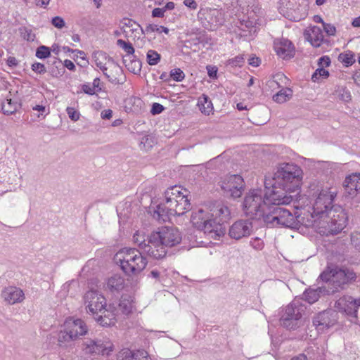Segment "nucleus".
Instances as JSON below:
<instances>
[{"instance_id":"52","label":"nucleus","mask_w":360,"mask_h":360,"mask_svg":"<svg viewBox=\"0 0 360 360\" xmlns=\"http://www.w3.org/2000/svg\"><path fill=\"white\" fill-rule=\"evenodd\" d=\"M160 29H163L162 26H159L155 24H148L145 27V32L147 34L153 33V32H158L160 33Z\"/></svg>"},{"instance_id":"3","label":"nucleus","mask_w":360,"mask_h":360,"mask_svg":"<svg viewBox=\"0 0 360 360\" xmlns=\"http://www.w3.org/2000/svg\"><path fill=\"white\" fill-rule=\"evenodd\" d=\"M179 231L172 227L164 226L158 229V231L150 235V257L159 259L167 254V248L174 246L179 243Z\"/></svg>"},{"instance_id":"46","label":"nucleus","mask_w":360,"mask_h":360,"mask_svg":"<svg viewBox=\"0 0 360 360\" xmlns=\"http://www.w3.org/2000/svg\"><path fill=\"white\" fill-rule=\"evenodd\" d=\"M244 63V58L243 56H237L228 60V65L231 67H241Z\"/></svg>"},{"instance_id":"14","label":"nucleus","mask_w":360,"mask_h":360,"mask_svg":"<svg viewBox=\"0 0 360 360\" xmlns=\"http://www.w3.org/2000/svg\"><path fill=\"white\" fill-rule=\"evenodd\" d=\"M186 39L181 40V48H189L193 49L194 51L199 49L200 44L205 46L206 45L211 46L213 44L212 38L205 30L200 28L192 27L189 29L186 33Z\"/></svg>"},{"instance_id":"10","label":"nucleus","mask_w":360,"mask_h":360,"mask_svg":"<svg viewBox=\"0 0 360 360\" xmlns=\"http://www.w3.org/2000/svg\"><path fill=\"white\" fill-rule=\"evenodd\" d=\"M263 222L269 227L281 225L294 228L297 226L296 217L289 210L276 206L269 207V211L265 215Z\"/></svg>"},{"instance_id":"44","label":"nucleus","mask_w":360,"mask_h":360,"mask_svg":"<svg viewBox=\"0 0 360 360\" xmlns=\"http://www.w3.org/2000/svg\"><path fill=\"white\" fill-rule=\"evenodd\" d=\"M117 44L129 55H132L134 53V49L131 43L126 42L122 39H118Z\"/></svg>"},{"instance_id":"54","label":"nucleus","mask_w":360,"mask_h":360,"mask_svg":"<svg viewBox=\"0 0 360 360\" xmlns=\"http://www.w3.org/2000/svg\"><path fill=\"white\" fill-rule=\"evenodd\" d=\"M319 68L328 67L330 65V59L328 56H321L318 61Z\"/></svg>"},{"instance_id":"8","label":"nucleus","mask_w":360,"mask_h":360,"mask_svg":"<svg viewBox=\"0 0 360 360\" xmlns=\"http://www.w3.org/2000/svg\"><path fill=\"white\" fill-rule=\"evenodd\" d=\"M356 278V275L353 270L338 267H328L318 278L331 286L329 291L332 293L345 288L346 285L354 281Z\"/></svg>"},{"instance_id":"11","label":"nucleus","mask_w":360,"mask_h":360,"mask_svg":"<svg viewBox=\"0 0 360 360\" xmlns=\"http://www.w3.org/2000/svg\"><path fill=\"white\" fill-rule=\"evenodd\" d=\"M82 348L89 356H109L114 350V345L108 338L103 337L83 341Z\"/></svg>"},{"instance_id":"59","label":"nucleus","mask_w":360,"mask_h":360,"mask_svg":"<svg viewBox=\"0 0 360 360\" xmlns=\"http://www.w3.org/2000/svg\"><path fill=\"white\" fill-rule=\"evenodd\" d=\"M183 4L191 10H196L198 4L195 0H184Z\"/></svg>"},{"instance_id":"9","label":"nucleus","mask_w":360,"mask_h":360,"mask_svg":"<svg viewBox=\"0 0 360 360\" xmlns=\"http://www.w3.org/2000/svg\"><path fill=\"white\" fill-rule=\"evenodd\" d=\"M191 221L193 226L214 240H218L223 236V229L218 224L212 223L210 213L200 209L191 216Z\"/></svg>"},{"instance_id":"12","label":"nucleus","mask_w":360,"mask_h":360,"mask_svg":"<svg viewBox=\"0 0 360 360\" xmlns=\"http://www.w3.org/2000/svg\"><path fill=\"white\" fill-rule=\"evenodd\" d=\"M268 181L269 180L266 177L264 180L265 188H267L269 186L272 187V190L269 193L267 192L264 193L265 199L268 204V211L269 207L271 206L280 207V205H290L292 202L293 195H291L292 193H294L292 191H286L282 188H280L274 181L271 184V183H268Z\"/></svg>"},{"instance_id":"31","label":"nucleus","mask_w":360,"mask_h":360,"mask_svg":"<svg viewBox=\"0 0 360 360\" xmlns=\"http://www.w3.org/2000/svg\"><path fill=\"white\" fill-rule=\"evenodd\" d=\"M197 105L202 113L209 115L213 111V105L210 98L202 94L198 98Z\"/></svg>"},{"instance_id":"28","label":"nucleus","mask_w":360,"mask_h":360,"mask_svg":"<svg viewBox=\"0 0 360 360\" xmlns=\"http://www.w3.org/2000/svg\"><path fill=\"white\" fill-rule=\"evenodd\" d=\"M209 27L207 28L210 30H214L224 22V18L222 12L217 9L211 10L208 14Z\"/></svg>"},{"instance_id":"5","label":"nucleus","mask_w":360,"mask_h":360,"mask_svg":"<svg viewBox=\"0 0 360 360\" xmlns=\"http://www.w3.org/2000/svg\"><path fill=\"white\" fill-rule=\"evenodd\" d=\"M180 197V186L175 185L165 191V204H160L156 207L153 212V217L159 222L177 221L179 214L176 208L179 206Z\"/></svg>"},{"instance_id":"19","label":"nucleus","mask_w":360,"mask_h":360,"mask_svg":"<svg viewBox=\"0 0 360 360\" xmlns=\"http://www.w3.org/2000/svg\"><path fill=\"white\" fill-rule=\"evenodd\" d=\"M346 195L356 202H360V173H353L346 176L344 181Z\"/></svg>"},{"instance_id":"48","label":"nucleus","mask_w":360,"mask_h":360,"mask_svg":"<svg viewBox=\"0 0 360 360\" xmlns=\"http://www.w3.org/2000/svg\"><path fill=\"white\" fill-rule=\"evenodd\" d=\"M66 112L68 115V117L72 121H77L79 119L80 114L78 111L75 110V108L71 107H68L66 109Z\"/></svg>"},{"instance_id":"47","label":"nucleus","mask_w":360,"mask_h":360,"mask_svg":"<svg viewBox=\"0 0 360 360\" xmlns=\"http://www.w3.org/2000/svg\"><path fill=\"white\" fill-rule=\"evenodd\" d=\"M351 241L354 247L360 251V233L356 232L351 235Z\"/></svg>"},{"instance_id":"36","label":"nucleus","mask_w":360,"mask_h":360,"mask_svg":"<svg viewBox=\"0 0 360 360\" xmlns=\"http://www.w3.org/2000/svg\"><path fill=\"white\" fill-rule=\"evenodd\" d=\"M339 58L347 67L351 66L355 63L354 53L351 51H347L344 53H341L339 56Z\"/></svg>"},{"instance_id":"42","label":"nucleus","mask_w":360,"mask_h":360,"mask_svg":"<svg viewBox=\"0 0 360 360\" xmlns=\"http://www.w3.org/2000/svg\"><path fill=\"white\" fill-rule=\"evenodd\" d=\"M126 67L130 72L138 74L141 69V63L139 60H132L129 63L126 64Z\"/></svg>"},{"instance_id":"53","label":"nucleus","mask_w":360,"mask_h":360,"mask_svg":"<svg viewBox=\"0 0 360 360\" xmlns=\"http://www.w3.org/2000/svg\"><path fill=\"white\" fill-rule=\"evenodd\" d=\"M165 108L162 105L158 103H154L152 105L151 109H150V113L153 115L160 114L163 110Z\"/></svg>"},{"instance_id":"62","label":"nucleus","mask_w":360,"mask_h":360,"mask_svg":"<svg viewBox=\"0 0 360 360\" xmlns=\"http://www.w3.org/2000/svg\"><path fill=\"white\" fill-rule=\"evenodd\" d=\"M112 116V111L110 109L105 110L101 112V117L104 120H109Z\"/></svg>"},{"instance_id":"57","label":"nucleus","mask_w":360,"mask_h":360,"mask_svg":"<svg viewBox=\"0 0 360 360\" xmlns=\"http://www.w3.org/2000/svg\"><path fill=\"white\" fill-rule=\"evenodd\" d=\"M181 200H184L185 204L184 207V212H181V215H183L184 212H186L191 209V205L190 203V200L188 199V195H181Z\"/></svg>"},{"instance_id":"41","label":"nucleus","mask_w":360,"mask_h":360,"mask_svg":"<svg viewBox=\"0 0 360 360\" xmlns=\"http://www.w3.org/2000/svg\"><path fill=\"white\" fill-rule=\"evenodd\" d=\"M160 60V56L158 52L153 50H149L147 53V60L149 65H155Z\"/></svg>"},{"instance_id":"58","label":"nucleus","mask_w":360,"mask_h":360,"mask_svg":"<svg viewBox=\"0 0 360 360\" xmlns=\"http://www.w3.org/2000/svg\"><path fill=\"white\" fill-rule=\"evenodd\" d=\"M207 70L208 76L210 78H212V79L217 78L218 70L215 66L208 65V66H207Z\"/></svg>"},{"instance_id":"38","label":"nucleus","mask_w":360,"mask_h":360,"mask_svg":"<svg viewBox=\"0 0 360 360\" xmlns=\"http://www.w3.org/2000/svg\"><path fill=\"white\" fill-rule=\"evenodd\" d=\"M131 304L128 300H122L117 307V314L119 311H121L123 314H129L131 313Z\"/></svg>"},{"instance_id":"39","label":"nucleus","mask_w":360,"mask_h":360,"mask_svg":"<svg viewBox=\"0 0 360 360\" xmlns=\"http://www.w3.org/2000/svg\"><path fill=\"white\" fill-rule=\"evenodd\" d=\"M160 79L162 80L173 79L174 81L179 82L180 81V69L179 68L172 70L169 75L164 72L160 75Z\"/></svg>"},{"instance_id":"43","label":"nucleus","mask_w":360,"mask_h":360,"mask_svg":"<svg viewBox=\"0 0 360 360\" xmlns=\"http://www.w3.org/2000/svg\"><path fill=\"white\" fill-rule=\"evenodd\" d=\"M329 76V72L323 68H317L311 76V79L316 82L320 77L327 78Z\"/></svg>"},{"instance_id":"23","label":"nucleus","mask_w":360,"mask_h":360,"mask_svg":"<svg viewBox=\"0 0 360 360\" xmlns=\"http://www.w3.org/2000/svg\"><path fill=\"white\" fill-rule=\"evenodd\" d=\"M330 311H323L314 318L313 325L319 332L323 333L335 324L336 319Z\"/></svg>"},{"instance_id":"22","label":"nucleus","mask_w":360,"mask_h":360,"mask_svg":"<svg viewBox=\"0 0 360 360\" xmlns=\"http://www.w3.org/2000/svg\"><path fill=\"white\" fill-rule=\"evenodd\" d=\"M274 50L276 54L283 60H289L294 57L295 46L287 39H277L274 43Z\"/></svg>"},{"instance_id":"45","label":"nucleus","mask_w":360,"mask_h":360,"mask_svg":"<svg viewBox=\"0 0 360 360\" xmlns=\"http://www.w3.org/2000/svg\"><path fill=\"white\" fill-rule=\"evenodd\" d=\"M250 245L253 249L256 250H261L264 248V241L258 237L252 238L250 240Z\"/></svg>"},{"instance_id":"20","label":"nucleus","mask_w":360,"mask_h":360,"mask_svg":"<svg viewBox=\"0 0 360 360\" xmlns=\"http://www.w3.org/2000/svg\"><path fill=\"white\" fill-rule=\"evenodd\" d=\"M211 218L212 223L217 224L224 231L223 236L226 233L224 224L227 223L231 218V212L229 207L224 204L219 203L211 210Z\"/></svg>"},{"instance_id":"49","label":"nucleus","mask_w":360,"mask_h":360,"mask_svg":"<svg viewBox=\"0 0 360 360\" xmlns=\"http://www.w3.org/2000/svg\"><path fill=\"white\" fill-rule=\"evenodd\" d=\"M323 28L328 36H334L336 33L335 27L330 23H323Z\"/></svg>"},{"instance_id":"34","label":"nucleus","mask_w":360,"mask_h":360,"mask_svg":"<svg viewBox=\"0 0 360 360\" xmlns=\"http://www.w3.org/2000/svg\"><path fill=\"white\" fill-rule=\"evenodd\" d=\"M122 23V32L125 34V37L128 36L129 32H135L137 30V27H139L138 24L131 19H124Z\"/></svg>"},{"instance_id":"55","label":"nucleus","mask_w":360,"mask_h":360,"mask_svg":"<svg viewBox=\"0 0 360 360\" xmlns=\"http://www.w3.org/2000/svg\"><path fill=\"white\" fill-rule=\"evenodd\" d=\"M33 110L39 111L41 115H43L45 113V117L46 115L49 113V110L46 108V107L44 105H36L32 107Z\"/></svg>"},{"instance_id":"27","label":"nucleus","mask_w":360,"mask_h":360,"mask_svg":"<svg viewBox=\"0 0 360 360\" xmlns=\"http://www.w3.org/2000/svg\"><path fill=\"white\" fill-rule=\"evenodd\" d=\"M133 241L145 253L150 256V252H153L154 248H150V236L146 238L143 232L136 231L133 236Z\"/></svg>"},{"instance_id":"4","label":"nucleus","mask_w":360,"mask_h":360,"mask_svg":"<svg viewBox=\"0 0 360 360\" xmlns=\"http://www.w3.org/2000/svg\"><path fill=\"white\" fill-rule=\"evenodd\" d=\"M115 261L127 275L135 276L141 273L147 265V259L136 248H123L115 256Z\"/></svg>"},{"instance_id":"26","label":"nucleus","mask_w":360,"mask_h":360,"mask_svg":"<svg viewBox=\"0 0 360 360\" xmlns=\"http://www.w3.org/2000/svg\"><path fill=\"white\" fill-rule=\"evenodd\" d=\"M306 39L314 47H319L324 41V36L321 29L317 26H313L304 32Z\"/></svg>"},{"instance_id":"32","label":"nucleus","mask_w":360,"mask_h":360,"mask_svg":"<svg viewBox=\"0 0 360 360\" xmlns=\"http://www.w3.org/2000/svg\"><path fill=\"white\" fill-rule=\"evenodd\" d=\"M20 108V103L10 98H6L1 104V110L4 114L7 115L14 114Z\"/></svg>"},{"instance_id":"16","label":"nucleus","mask_w":360,"mask_h":360,"mask_svg":"<svg viewBox=\"0 0 360 360\" xmlns=\"http://www.w3.org/2000/svg\"><path fill=\"white\" fill-rule=\"evenodd\" d=\"M221 187L227 195L237 198L241 196L244 190L245 183L241 176L232 174L224 179Z\"/></svg>"},{"instance_id":"64","label":"nucleus","mask_w":360,"mask_h":360,"mask_svg":"<svg viewBox=\"0 0 360 360\" xmlns=\"http://www.w3.org/2000/svg\"><path fill=\"white\" fill-rule=\"evenodd\" d=\"M341 99L345 102H348L351 100V94L348 91H344V93L341 95Z\"/></svg>"},{"instance_id":"51","label":"nucleus","mask_w":360,"mask_h":360,"mask_svg":"<svg viewBox=\"0 0 360 360\" xmlns=\"http://www.w3.org/2000/svg\"><path fill=\"white\" fill-rule=\"evenodd\" d=\"M51 24L58 29H62L65 25L64 20L59 16L53 18L51 20Z\"/></svg>"},{"instance_id":"21","label":"nucleus","mask_w":360,"mask_h":360,"mask_svg":"<svg viewBox=\"0 0 360 360\" xmlns=\"http://www.w3.org/2000/svg\"><path fill=\"white\" fill-rule=\"evenodd\" d=\"M117 316V307L114 304H109L104 307L98 315H96L94 319L99 325L108 327L115 324Z\"/></svg>"},{"instance_id":"24","label":"nucleus","mask_w":360,"mask_h":360,"mask_svg":"<svg viewBox=\"0 0 360 360\" xmlns=\"http://www.w3.org/2000/svg\"><path fill=\"white\" fill-rule=\"evenodd\" d=\"M1 298L8 304L21 303L25 299L22 289L16 286H8L4 288L1 294Z\"/></svg>"},{"instance_id":"6","label":"nucleus","mask_w":360,"mask_h":360,"mask_svg":"<svg viewBox=\"0 0 360 360\" xmlns=\"http://www.w3.org/2000/svg\"><path fill=\"white\" fill-rule=\"evenodd\" d=\"M302 175V171L297 165L283 163L274 173L273 181L280 188L296 192L300 190Z\"/></svg>"},{"instance_id":"29","label":"nucleus","mask_w":360,"mask_h":360,"mask_svg":"<svg viewBox=\"0 0 360 360\" xmlns=\"http://www.w3.org/2000/svg\"><path fill=\"white\" fill-rule=\"evenodd\" d=\"M124 287V279L119 274H114L106 281L105 288L109 291L119 292L122 290Z\"/></svg>"},{"instance_id":"25","label":"nucleus","mask_w":360,"mask_h":360,"mask_svg":"<svg viewBox=\"0 0 360 360\" xmlns=\"http://www.w3.org/2000/svg\"><path fill=\"white\" fill-rule=\"evenodd\" d=\"M117 360H150L145 350L133 352L129 349H122L117 355Z\"/></svg>"},{"instance_id":"60","label":"nucleus","mask_w":360,"mask_h":360,"mask_svg":"<svg viewBox=\"0 0 360 360\" xmlns=\"http://www.w3.org/2000/svg\"><path fill=\"white\" fill-rule=\"evenodd\" d=\"M82 89L85 94L89 95H94L95 94L94 87L90 86L89 84H83Z\"/></svg>"},{"instance_id":"17","label":"nucleus","mask_w":360,"mask_h":360,"mask_svg":"<svg viewBox=\"0 0 360 360\" xmlns=\"http://www.w3.org/2000/svg\"><path fill=\"white\" fill-rule=\"evenodd\" d=\"M360 307V297L354 298L350 295H344L335 303V308L353 318H357L358 309Z\"/></svg>"},{"instance_id":"33","label":"nucleus","mask_w":360,"mask_h":360,"mask_svg":"<svg viewBox=\"0 0 360 360\" xmlns=\"http://www.w3.org/2000/svg\"><path fill=\"white\" fill-rule=\"evenodd\" d=\"M292 95V91L290 89L286 88L279 91L277 94L274 95L273 100L278 103H283L287 100L290 99Z\"/></svg>"},{"instance_id":"1","label":"nucleus","mask_w":360,"mask_h":360,"mask_svg":"<svg viewBox=\"0 0 360 360\" xmlns=\"http://www.w3.org/2000/svg\"><path fill=\"white\" fill-rule=\"evenodd\" d=\"M336 192L321 190L313 205L312 217L320 219L319 233L328 236L340 233L346 226L347 217L340 205H333Z\"/></svg>"},{"instance_id":"13","label":"nucleus","mask_w":360,"mask_h":360,"mask_svg":"<svg viewBox=\"0 0 360 360\" xmlns=\"http://www.w3.org/2000/svg\"><path fill=\"white\" fill-rule=\"evenodd\" d=\"M304 307L298 302H291L283 310L280 323L288 330H295L302 324V313Z\"/></svg>"},{"instance_id":"56","label":"nucleus","mask_w":360,"mask_h":360,"mask_svg":"<svg viewBox=\"0 0 360 360\" xmlns=\"http://www.w3.org/2000/svg\"><path fill=\"white\" fill-rule=\"evenodd\" d=\"M165 11L163 8H155L152 11L153 18H162L165 15Z\"/></svg>"},{"instance_id":"30","label":"nucleus","mask_w":360,"mask_h":360,"mask_svg":"<svg viewBox=\"0 0 360 360\" xmlns=\"http://www.w3.org/2000/svg\"><path fill=\"white\" fill-rule=\"evenodd\" d=\"M330 293L326 287H318L316 289L309 288L307 289L303 293V298L309 304L316 302L320 297L321 293Z\"/></svg>"},{"instance_id":"50","label":"nucleus","mask_w":360,"mask_h":360,"mask_svg":"<svg viewBox=\"0 0 360 360\" xmlns=\"http://www.w3.org/2000/svg\"><path fill=\"white\" fill-rule=\"evenodd\" d=\"M32 70L39 74H44L46 72V70L44 64L41 63H34L32 65Z\"/></svg>"},{"instance_id":"61","label":"nucleus","mask_w":360,"mask_h":360,"mask_svg":"<svg viewBox=\"0 0 360 360\" xmlns=\"http://www.w3.org/2000/svg\"><path fill=\"white\" fill-rule=\"evenodd\" d=\"M261 63V60L256 56L250 57L248 59V63L249 65L253 66V67H258Z\"/></svg>"},{"instance_id":"2","label":"nucleus","mask_w":360,"mask_h":360,"mask_svg":"<svg viewBox=\"0 0 360 360\" xmlns=\"http://www.w3.org/2000/svg\"><path fill=\"white\" fill-rule=\"evenodd\" d=\"M89 328L81 319L68 318L57 335V345L63 349L72 348L74 342L88 333Z\"/></svg>"},{"instance_id":"18","label":"nucleus","mask_w":360,"mask_h":360,"mask_svg":"<svg viewBox=\"0 0 360 360\" xmlns=\"http://www.w3.org/2000/svg\"><path fill=\"white\" fill-rule=\"evenodd\" d=\"M252 223L248 219H240L235 221L229 228V236L231 238L240 240L248 237L252 233Z\"/></svg>"},{"instance_id":"40","label":"nucleus","mask_w":360,"mask_h":360,"mask_svg":"<svg viewBox=\"0 0 360 360\" xmlns=\"http://www.w3.org/2000/svg\"><path fill=\"white\" fill-rule=\"evenodd\" d=\"M51 55L50 48L46 46H40L37 49L35 56L39 59H44Z\"/></svg>"},{"instance_id":"35","label":"nucleus","mask_w":360,"mask_h":360,"mask_svg":"<svg viewBox=\"0 0 360 360\" xmlns=\"http://www.w3.org/2000/svg\"><path fill=\"white\" fill-rule=\"evenodd\" d=\"M93 59L96 63L97 67H103V65H106V61H110V58L107 54L103 51H96L93 54Z\"/></svg>"},{"instance_id":"63","label":"nucleus","mask_w":360,"mask_h":360,"mask_svg":"<svg viewBox=\"0 0 360 360\" xmlns=\"http://www.w3.org/2000/svg\"><path fill=\"white\" fill-rule=\"evenodd\" d=\"M64 66L70 70H74L75 69V65L73 62L68 59L65 60Z\"/></svg>"},{"instance_id":"37","label":"nucleus","mask_w":360,"mask_h":360,"mask_svg":"<svg viewBox=\"0 0 360 360\" xmlns=\"http://www.w3.org/2000/svg\"><path fill=\"white\" fill-rule=\"evenodd\" d=\"M20 36L27 41H33L35 39V34L32 29L27 27H21L19 28Z\"/></svg>"},{"instance_id":"15","label":"nucleus","mask_w":360,"mask_h":360,"mask_svg":"<svg viewBox=\"0 0 360 360\" xmlns=\"http://www.w3.org/2000/svg\"><path fill=\"white\" fill-rule=\"evenodd\" d=\"M86 312L94 317L107 307L105 297L97 290H89L84 297Z\"/></svg>"},{"instance_id":"7","label":"nucleus","mask_w":360,"mask_h":360,"mask_svg":"<svg viewBox=\"0 0 360 360\" xmlns=\"http://www.w3.org/2000/svg\"><path fill=\"white\" fill-rule=\"evenodd\" d=\"M267 207L264 191L262 188L251 189L246 193L243 208L247 216L264 221L268 212Z\"/></svg>"}]
</instances>
